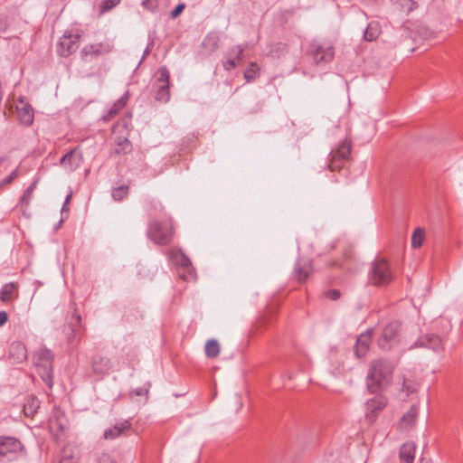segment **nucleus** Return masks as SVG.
Instances as JSON below:
<instances>
[{"mask_svg":"<svg viewBox=\"0 0 463 463\" xmlns=\"http://www.w3.org/2000/svg\"><path fill=\"white\" fill-rule=\"evenodd\" d=\"M76 318H77V323L80 325V319H81L80 316V315H78V316L76 317Z\"/></svg>","mask_w":463,"mask_h":463,"instance_id":"8fccbe9b","label":"nucleus"},{"mask_svg":"<svg viewBox=\"0 0 463 463\" xmlns=\"http://www.w3.org/2000/svg\"><path fill=\"white\" fill-rule=\"evenodd\" d=\"M402 391L406 392L408 394L412 393L416 391V384L413 383H408L404 380L402 383Z\"/></svg>","mask_w":463,"mask_h":463,"instance_id":"ea45409f","label":"nucleus"},{"mask_svg":"<svg viewBox=\"0 0 463 463\" xmlns=\"http://www.w3.org/2000/svg\"><path fill=\"white\" fill-rule=\"evenodd\" d=\"M71 198V194H69V195L66 197V200H65V202H64V203H63V205H62V209H61V211H62V212L67 210V205H68V203H69V202H70Z\"/></svg>","mask_w":463,"mask_h":463,"instance_id":"49530a36","label":"nucleus"},{"mask_svg":"<svg viewBox=\"0 0 463 463\" xmlns=\"http://www.w3.org/2000/svg\"><path fill=\"white\" fill-rule=\"evenodd\" d=\"M244 48L241 45H236L231 48L228 55L238 61H241L243 58Z\"/></svg>","mask_w":463,"mask_h":463,"instance_id":"c9c22d12","label":"nucleus"},{"mask_svg":"<svg viewBox=\"0 0 463 463\" xmlns=\"http://www.w3.org/2000/svg\"><path fill=\"white\" fill-rule=\"evenodd\" d=\"M128 194V185H120L112 190L111 195L116 201H121Z\"/></svg>","mask_w":463,"mask_h":463,"instance_id":"f704fd0d","label":"nucleus"},{"mask_svg":"<svg viewBox=\"0 0 463 463\" xmlns=\"http://www.w3.org/2000/svg\"><path fill=\"white\" fill-rule=\"evenodd\" d=\"M310 54L316 64H321L330 62L335 52L332 46L313 43L310 46Z\"/></svg>","mask_w":463,"mask_h":463,"instance_id":"f8f14e48","label":"nucleus"},{"mask_svg":"<svg viewBox=\"0 0 463 463\" xmlns=\"http://www.w3.org/2000/svg\"><path fill=\"white\" fill-rule=\"evenodd\" d=\"M418 415V409L415 405L411 406L410 410L402 416L399 429L402 430H410L415 424Z\"/></svg>","mask_w":463,"mask_h":463,"instance_id":"5701e85b","label":"nucleus"},{"mask_svg":"<svg viewBox=\"0 0 463 463\" xmlns=\"http://www.w3.org/2000/svg\"><path fill=\"white\" fill-rule=\"evenodd\" d=\"M325 296L332 300H337L341 296V292L338 289L332 288L326 291Z\"/></svg>","mask_w":463,"mask_h":463,"instance_id":"58836bf2","label":"nucleus"},{"mask_svg":"<svg viewBox=\"0 0 463 463\" xmlns=\"http://www.w3.org/2000/svg\"><path fill=\"white\" fill-rule=\"evenodd\" d=\"M8 320V315L5 311H0V326H4Z\"/></svg>","mask_w":463,"mask_h":463,"instance_id":"c03bdc74","label":"nucleus"},{"mask_svg":"<svg viewBox=\"0 0 463 463\" xmlns=\"http://www.w3.org/2000/svg\"><path fill=\"white\" fill-rule=\"evenodd\" d=\"M260 71V67L256 62H250L244 71V78L245 80L250 82L256 79L258 76V73Z\"/></svg>","mask_w":463,"mask_h":463,"instance_id":"473e14b6","label":"nucleus"},{"mask_svg":"<svg viewBox=\"0 0 463 463\" xmlns=\"http://www.w3.org/2000/svg\"><path fill=\"white\" fill-rule=\"evenodd\" d=\"M415 345L424 346L436 352L443 350L442 339L435 334H426L415 343Z\"/></svg>","mask_w":463,"mask_h":463,"instance_id":"dca6fc26","label":"nucleus"},{"mask_svg":"<svg viewBox=\"0 0 463 463\" xmlns=\"http://www.w3.org/2000/svg\"><path fill=\"white\" fill-rule=\"evenodd\" d=\"M121 0H102L99 5V15L101 16L104 14L109 12L114 7L120 4Z\"/></svg>","mask_w":463,"mask_h":463,"instance_id":"2f4dec72","label":"nucleus"},{"mask_svg":"<svg viewBox=\"0 0 463 463\" xmlns=\"http://www.w3.org/2000/svg\"><path fill=\"white\" fill-rule=\"evenodd\" d=\"M132 150V144L127 137H119L116 141V147L114 153L117 155H126Z\"/></svg>","mask_w":463,"mask_h":463,"instance_id":"cd10ccee","label":"nucleus"},{"mask_svg":"<svg viewBox=\"0 0 463 463\" xmlns=\"http://www.w3.org/2000/svg\"><path fill=\"white\" fill-rule=\"evenodd\" d=\"M223 68L226 71H232L237 66V61L231 56H229L225 61L222 62Z\"/></svg>","mask_w":463,"mask_h":463,"instance_id":"4c0bfd02","label":"nucleus"},{"mask_svg":"<svg viewBox=\"0 0 463 463\" xmlns=\"http://www.w3.org/2000/svg\"><path fill=\"white\" fill-rule=\"evenodd\" d=\"M17 285L14 283H7L4 285L0 292V299L3 302H8L18 297Z\"/></svg>","mask_w":463,"mask_h":463,"instance_id":"a878e982","label":"nucleus"},{"mask_svg":"<svg viewBox=\"0 0 463 463\" xmlns=\"http://www.w3.org/2000/svg\"><path fill=\"white\" fill-rule=\"evenodd\" d=\"M60 463H76V461L72 458H63Z\"/></svg>","mask_w":463,"mask_h":463,"instance_id":"de8ad7c7","label":"nucleus"},{"mask_svg":"<svg viewBox=\"0 0 463 463\" xmlns=\"http://www.w3.org/2000/svg\"><path fill=\"white\" fill-rule=\"evenodd\" d=\"M35 188V183L32 184L24 193L23 196L21 197V203L23 205H28L30 203V201L33 197V193Z\"/></svg>","mask_w":463,"mask_h":463,"instance_id":"e433bc0d","label":"nucleus"},{"mask_svg":"<svg viewBox=\"0 0 463 463\" xmlns=\"http://www.w3.org/2000/svg\"><path fill=\"white\" fill-rule=\"evenodd\" d=\"M17 116L22 124L29 126L33 121V108L26 103L21 102L17 106Z\"/></svg>","mask_w":463,"mask_h":463,"instance_id":"b1692460","label":"nucleus"},{"mask_svg":"<svg viewBox=\"0 0 463 463\" xmlns=\"http://www.w3.org/2000/svg\"><path fill=\"white\" fill-rule=\"evenodd\" d=\"M313 272L312 262L308 260L299 259L297 260L294 268V277L300 283L307 281Z\"/></svg>","mask_w":463,"mask_h":463,"instance_id":"2eb2a0df","label":"nucleus"},{"mask_svg":"<svg viewBox=\"0 0 463 463\" xmlns=\"http://www.w3.org/2000/svg\"><path fill=\"white\" fill-rule=\"evenodd\" d=\"M219 39L215 35H208L203 42V46L207 48L210 52H213L218 49Z\"/></svg>","mask_w":463,"mask_h":463,"instance_id":"72a5a7b5","label":"nucleus"},{"mask_svg":"<svg viewBox=\"0 0 463 463\" xmlns=\"http://www.w3.org/2000/svg\"><path fill=\"white\" fill-rule=\"evenodd\" d=\"M393 279L392 271L385 259H375L369 270V282L376 287L387 286Z\"/></svg>","mask_w":463,"mask_h":463,"instance_id":"f03ea898","label":"nucleus"},{"mask_svg":"<svg viewBox=\"0 0 463 463\" xmlns=\"http://www.w3.org/2000/svg\"><path fill=\"white\" fill-rule=\"evenodd\" d=\"M425 240V231L422 228H417L411 236V247L413 249L420 248Z\"/></svg>","mask_w":463,"mask_h":463,"instance_id":"7c9ffc66","label":"nucleus"},{"mask_svg":"<svg viewBox=\"0 0 463 463\" xmlns=\"http://www.w3.org/2000/svg\"><path fill=\"white\" fill-rule=\"evenodd\" d=\"M49 430L54 436L58 437L67 428V420L63 418L62 413L56 410L52 418L49 419Z\"/></svg>","mask_w":463,"mask_h":463,"instance_id":"a211bd4d","label":"nucleus"},{"mask_svg":"<svg viewBox=\"0 0 463 463\" xmlns=\"http://www.w3.org/2000/svg\"><path fill=\"white\" fill-rule=\"evenodd\" d=\"M401 325L398 321H392L383 329L382 335L378 339V345L381 349H390L392 343L397 337Z\"/></svg>","mask_w":463,"mask_h":463,"instance_id":"9d476101","label":"nucleus"},{"mask_svg":"<svg viewBox=\"0 0 463 463\" xmlns=\"http://www.w3.org/2000/svg\"><path fill=\"white\" fill-rule=\"evenodd\" d=\"M34 403L38 404V402L35 400H33L32 405H24V411L25 415H33L35 412V409L33 408ZM36 407H38V405H36Z\"/></svg>","mask_w":463,"mask_h":463,"instance_id":"79ce46f5","label":"nucleus"},{"mask_svg":"<svg viewBox=\"0 0 463 463\" xmlns=\"http://www.w3.org/2000/svg\"><path fill=\"white\" fill-rule=\"evenodd\" d=\"M128 99V94L126 93L109 108L108 112L102 117V119L104 121H109L114 118L118 113L127 105Z\"/></svg>","mask_w":463,"mask_h":463,"instance_id":"393cba45","label":"nucleus"},{"mask_svg":"<svg viewBox=\"0 0 463 463\" xmlns=\"http://www.w3.org/2000/svg\"><path fill=\"white\" fill-rule=\"evenodd\" d=\"M83 162L82 153L79 146L71 149L60 159V165L69 172L75 171Z\"/></svg>","mask_w":463,"mask_h":463,"instance_id":"9b49d317","label":"nucleus"},{"mask_svg":"<svg viewBox=\"0 0 463 463\" xmlns=\"http://www.w3.org/2000/svg\"><path fill=\"white\" fill-rule=\"evenodd\" d=\"M147 392H148V390H144V389H142V388H140V389H138V390H137V391L135 392L136 395H137V396H140V395L146 394V393H147Z\"/></svg>","mask_w":463,"mask_h":463,"instance_id":"09e8293b","label":"nucleus"},{"mask_svg":"<svg viewBox=\"0 0 463 463\" xmlns=\"http://www.w3.org/2000/svg\"><path fill=\"white\" fill-rule=\"evenodd\" d=\"M157 91L156 99L159 102H167L170 99V73L166 67H160L156 71Z\"/></svg>","mask_w":463,"mask_h":463,"instance_id":"6e6552de","label":"nucleus"},{"mask_svg":"<svg viewBox=\"0 0 463 463\" xmlns=\"http://www.w3.org/2000/svg\"><path fill=\"white\" fill-rule=\"evenodd\" d=\"M220 354V345L214 339H210L205 344V354L209 358H215Z\"/></svg>","mask_w":463,"mask_h":463,"instance_id":"c756f323","label":"nucleus"},{"mask_svg":"<svg viewBox=\"0 0 463 463\" xmlns=\"http://www.w3.org/2000/svg\"><path fill=\"white\" fill-rule=\"evenodd\" d=\"M34 364L43 381L49 386L52 385L53 354L47 348H41L34 354Z\"/></svg>","mask_w":463,"mask_h":463,"instance_id":"7ed1b4c3","label":"nucleus"},{"mask_svg":"<svg viewBox=\"0 0 463 463\" xmlns=\"http://www.w3.org/2000/svg\"><path fill=\"white\" fill-rule=\"evenodd\" d=\"M131 422L128 420H125L113 427L105 430L103 437L105 439H115L122 435L126 430H130Z\"/></svg>","mask_w":463,"mask_h":463,"instance_id":"6ab92c4d","label":"nucleus"},{"mask_svg":"<svg viewBox=\"0 0 463 463\" xmlns=\"http://www.w3.org/2000/svg\"><path fill=\"white\" fill-rule=\"evenodd\" d=\"M174 236L171 220L160 222L153 221L148 225V237L158 245H166L171 242Z\"/></svg>","mask_w":463,"mask_h":463,"instance_id":"20e7f679","label":"nucleus"},{"mask_svg":"<svg viewBox=\"0 0 463 463\" xmlns=\"http://www.w3.org/2000/svg\"><path fill=\"white\" fill-rule=\"evenodd\" d=\"M114 45L111 41L107 40L98 43L85 45L80 52L81 58L88 60L89 58L99 57L112 52Z\"/></svg>","mask_w":463,"mask_h":463,"instance_id":"1a4fd4ad","label":"nucleus"},{"mask_svg":"<svg viewBox=\"0 0 463 463\" xmlns=\"http://www.w3.org/2000/svg\"><path fill=\"white\" fill-rule=\"evenodd\" d=\"M92 370L98 374H106L112 368L111 360L101 354H95L91 359Z\"/></svg>","mask_w":463,"mask_h":463,"instance_id":"f3484780","label":"nucleus"},{"mask_svg":"<svg viewBox=\"0 0 463 463\" xmlns=\"http://www.w3.org/2000/svg\"><path fill=\"white\" fill-rule=\"evenodd\" d=\"M416 445L412 441L405 442L400 449L399 458L401 463H413Z\"/></svg>","mask_w":463,"mask_h":463,"instance_id":"412c9836","label":"nucleus"},{"mask_svg":"<svg viewBox=\"0 0 463 463\" xmlns=\"http://www.w3.org/2000/svg\"><path fill=\"white\" fill-rule=\"evenodd\" d=\"M351 153V143L348 140L342 141L335 149L332 150L329 156L328 167L331 171L339 170L348 160Z\"/></svg>","mask_w":463,"mask_h":463,"instance_id":"0eeeda50","label":"nucleus"},{"mask_svg":"<svg viewBox=\"0 0 463 463\" xmlns=\"http://www.w3.org/2000/svg\"><path fill=\"white\" fill-rule=\"evenodd\" d=\"M17 176V170H14L6 178L3 180V184H9Z\"/></svg>","mask_w":463,"mask_h":463,"instance_id":"37998d69","label":"nucleus"},{"mask_svg":"<svg viewBox=\"0 0 463 463\" xmlns=\"http://www.w3.org/2000/svg\"><path fill=\"white\" fill-rule=\"evenodd\" d=\"M393 367L392 365L383 359L373 360L369 367L367 375V388L370 392H377L391 381Z\"/></svg>","mask_w":463,"mask_h":463,"instance_id":"f257e3e1","label":"nucleus"},{"mask_svg":"<svg viewBox=\"0 0 463 463\" xmlns=\"http://www.w3.org/2000/svg\"><path fill=\"white\" fill-rule=\"evenodd\" d=\"M123 126H124L125 128H127V127H128V122H127V120H123Z\"/></svg>","mask_w":463,"mask_h":463,"instance_id":"3c124183","label":"nucleus"},{"mask_svg":"<svg viewBox=\"0 0 463 463\" xmlns=\"http://www.w3.org/2000/svg\"><path fill=\"white\" fill-rule=\"evenodd\" d=\"M387 400L382 395H377L365 403V416L368 420L373 421L376 415L386 406Z\"/></svg>","mask_w":463,"mask_h":463,"instance_id":"ddd939ff","label":"nucleus"},{"mask_svg":"<svg viewBox=\"0 0 463 463\" xmlns=\"http://www.w3.org/2000/svg\"><path fill=\"white\" fill-rule=\"evenodd\" d=\"M176 262L179 266L178 268V276L182 278L184 280H192L195 279V270L192 266L190 259L184 254H180L176 258Z\"/></svg>","mask_w":463,"mask_h":463,"instance_id":"4468645a","label":"nucleus"},{"mask_svg":"<svg viewBox=\"0 0 463 463\" xmlns=\"http://www.w3.org/2000/svg\"><path fill=\"white\" fill-rule=\"evenodd\" d=\"M9 357L14 363H21L27 357L25 345L21 342H14L9 347Z\"/></svg>","mask_w":463,"mask_h":463,"instance_id":"4be33fe9","label":"nucleus"},{"mask_svg":"<svg viewBox=\"0 0 463 463\" xmlns=\"http://www.w3.org/2000/svg\"><path fill=\"white\" fill-rule=\"evenodd\" d=\"M184 4H179L177 5L171 12V17L172 18H176L177 16H179L181 14V13L183 12V10L184 9Z\"/></svg>","mask_w":463,"mask_h":463,"instance_id":"a19ab883","label":"nucleus"},{"mask_svg":"<svg viewBox=\"0 0 463 463\" xmlns=\"http://www.w3.org/2000/svg\"><path fill=\"white\" fill-rule=\"evenodd\" d=\"M142 5L149 10H152L155 7V4L153 3L152 0H144L142 2Z\"/></svg>","mask_w":463,"mask_h":463,"instance_id":"a18cd8bd","label":"nucleus"},{"mask_svg":"<svg viewBox=\"0 0 463 463\" xmlns=\"http://www.w3.org/2000/svg\"><path fill=\"white\" fill-rule=\"evenodd\" d=\"M89 463H117V461L107 452H96L90 456Z\"/></svg>","mask_w":463,"mask_h":463,"instance_id":"c85d7f7f","label":"nucleus"},{"mask_svg":"<svg viewBox=\"0 0 463 463\" xmlns=\"http://www.w3.org/2000/svg\"><path fill=\"white\" fill-rule=\"evenodd\" d=\"M381 33V26L378 22L373 21L368 24L364 33V39L367 42L375 41Z\"/></svg>","mask_w":463,"mask_h":463,"instance_id":"bb28decb","label":"nucleus"},{"mask_svg":"<svg viewBox=\"0 0 463 463\" xmlns=\"http://www.w3.org/2000/svg\"><path fill=\"white\" fill-rule=\"evenodd\" d=\"M372 342V333L371 331H367L364 334H361L360 336L356 340V344L354 346V352L357 357H363L366 354L369 346Z\"/></svg>","mask_w":463,"mask_h":463,"instance_id":"aec40b11","label":"nucleus"},{"mask_svg":"<svg viewBox=\"0 0 463 463\" xmlns=\"http://www.w3.org/2000/svg\"><path fill=\"white\" fill-rule=\"evenodd\" d=\"M4 161V159L2 157H0V164Z\"/></svg>","mask_w":463,"mask_h":463,"instance_id":"603ef678","label":"nucleus"},{"mask_svg":"<svg viewBox=\"0 0 463 463\" xmlns=\"http://www.w3.org/2000/svg\"><path fill=\"white\" fill-rule=\"evenodd\" d=\"M80 34L66 31L57 43V53L61 57H69L79 48Z\"/></svg>","mask_w":463,"mask_h":463,"instance_id":"423d86ee","label":"nucleus"},{"mask_svg":"<svg viewBox=\"0 0 463 463\" xmlns=\"http://www.w3.org/2000/svg\"><path fill=\"white\" fill-rule=\"evenodd\" d=\"M21 441L13 437L0 438V460L11 461L23 453Z\"/></svg>","mask_w":463,"mask_h":463,"instance_id":"39448f33","label":"nucleus"}]
</instances>
